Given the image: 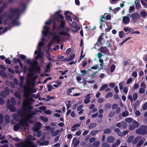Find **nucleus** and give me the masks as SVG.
Wrapping results in <instances>:
<instances>
[{
    "mask_svg": "<svg viewBox=\"0 0 147 147\" xmlns=\"http://www.w3.org/2000/svg\"><path fill=\"white\" fill-rule=\"evenodd\" d=\"M20 11V9L17 7H11L8 11H5L3 16L6 18L4 21L5 25H7L8 27H5L3 32L4 33L7 32L8 30H10L14 26H18L20 24L18 21Z\"/></svg>",
    "mask_w": 147,
    "mask_h": 147,
    "instance_id": "obj_1",
    "label": "nucleus"
},
{
    "mask_svg": "<svg viewBox=\"0 0 147 147\" xmlns=\"http://www.w3.org/2000/svg\"><path fill=\"white\" fill-rule=\"evenodd\" d=\"M60 12L59 11L56 12V15L52 19V21L54 23L53 29V30L55 28L59 30L60 28L63 29L65 27V22L63 19L64 17L62 15L59 14Z\"/></svg>",
    "mask_w": 147,
    "mask_h": 147,
    "instance_id": "obj_2",
    "label": "nucleus"
},
{
    "mask_svg": "<svg viewBox=\"0 0 147 147\" xmlns=\"http://www.w3.org/2000/svg\"><path fill=\"white\" fill-rule=\"evenodd\" d=\"M18 113V115L21 117V119L20 124H17L13 126V129L15 131H17L21 126H25L26 124V121L32 116V115L27 113L26 111L23 110L19 111Z\"/></svg>",
    "mask_w": 147,
    "mask_h": 147,
    "instance_id": "obj_3",
    "label": "nucleus"
},
{
    "mask_svg": "<svg viewBox=\"0 0 147 147\" xmlns=\"http://www.w3.org/2000/svg\"><path fill=\"white\" fill-rule=\"evenodd\" d=\"M34 72L33 71L32 73L30 72H29V74L27 75V78L26 80V82L27 85L25 86L24 87V97L26 98H28L31 91L29 85L31 84H33V82L31 80V78L34 76Z\"/></svg>",
    "mask_w": 147,
    "mask_h": 147,
    "instance_id": "obj_4",
    "label": "nucleus"
},
{
    "mask_svg": "<svg viewBox=\"0 0 147 147\" xmlns=\"http://www.w3.org/2000/svg\"><path fill=\"white\" fill-rule=\"evenodd\" d=\"M26 63L30 65L29 71L32 73L33 71L38 72L40 73V68L38 66V62L36 61H31L30 59L26 61Z\"/></svg>",
    "mask_w": 147,
    "mask_h": 147,
    "instance_id": "obj_5",
    "label": "nucleus"
},
{
    "mask_svg": "<svg viewBox=\"0 0 147 147\" xmlns=\"http://www.w3.org/2000/svg\"><path fill=\"white\" fill-rule=\"evenodd\" d=\"M147 126L144 125L140 126L136 131V134L144 135L147 134Z\"/></svg>",
    "mask_w": 147,
    "mask_h": 147,
    "instance_id": "obj_6",
    "label": "nucleus"
},
{
    "mask_svg": "<svg viewBox=\"0 0 147 147\" xmlns=\"http://www.w3.org/2000/svg\"><path fill=\"white\" fill-rule=\"evenodd\" d=\"M53 38L57 42H59L60 40V39H59L60 36V35H61L63 36H66L68 37H69L70 34L64 31H61L58 33V35H56L55 33H53Z\"/></svg>",
    "mask_w": 147,
    "mask_h": 147,
    "instance_id": "obj_7",
    "label": "nucleus"
},
{
    "mask_svg": "<svg viewBox=\"0 0 147 147\" xmlns=\"http://www.w3.org/2000/svg\"><path fill=\"white\" fill-rule=\"evenodd\" d=\"M132 125L129 126V129L130 130H134L135 128L138 127L139 126V123L136 121H134L132 123Z\"/></svg>",
    "mask_w": 147,
    "mask_h": 147,
    "instance_id": "obj_8",
    "label": "nucleus"
},
{
    "mask_svg": "<svg viewBox=\"0 0 147 147\" xmlns=\"http://www.w3.org/2000/svg\"><path fill=\"white\" fill-rule=\"evenodd\" d=\"M98 50L105 54H106L109 52L108 49L106 47H101L98 49Z\"/></svg>",
    "mask_w": 147,
    "mask_h": 147,
    "instance_id": "obj_9",
    "label": "nucleus"
},
{
    "mask_svg": "<svg viewBox=\"0 0 147 147\" xmlns=\"http://www.w3.org/2000/svg\"><path fill=\"white\" fill-rule=\"evenodd\" d=\"M32 147H37V146L34 144L33 142H29L28 144H23L21 147H28V146Z\"/></svg>",
    "mask_w": 147,
    "mask_h": 147,
    "instance_id": "obj_10",
    "label": "nucleus"
},
{
    "mask_svg": "<svg viewBox=\"0 0 147 147\" xmlns=\"http://www.w3.org/2000/svg\"><path fill=\"white\" fill-rule=\"evenodd\" d=\"M44 30L42 31V34L45 36H46L48 34H50L51 33L49 32V28L47 26H44Z\"/></svg>",
    "mask_w": 147,
    "mask_h": 147,
    "instance_id": "obj_11",
    "label": "nucleus"
},
{
    "mask_svg": "<svg viewBox=\"0 0 147 147\" xmlns=\"http://www.w3.org/2000/svg\"><path fill=\"white\" fill-rule=\"evenodd\" d=\"M80 141L77 140L76 138H73L72 144L74 145V146L75 147L77 146L79 144Z\"/></svg>",
    "mask_w": 147,
    "mask_h": 147,
    "instance_id": "obj_12",
    "label": "nucleus"
},
{
    "mask_svg": "<svg viewBox=\"0 0 147 147\" xmlns=\"http://www.w3.org/2000/svg\"><path fill=\"white\" fill-rule=\"evenodd\" d=\"M123 22L125 24H127L129 23L130 21V19L127 16H123Z\"/></svg>",
    "mask_w": 147,
    "mask_h": 147,
    "instance_id": "obj_13",
    "label": "nucleus"
},
{
    "mask_svg": "<svg viewBox=\"0 0 147 147\" xmlns=\"http://www.w3.org/2000/svg\"><path fill=\"white\" fill-rule=\"evenodd\" d=\"M45 129L46 130H49L48 132H50L52 133L55 130V128L54 127H51L49 126H47L45 127Z\"/></svg>",
    "mask_w": 147,
    "mask_h": 147,
    "instance_id": "obj_14",
    "label": "nucleus"
},
{
    "mask_svg": "<svg viewBox=\"0 0 147 147\" xmlns=\"http://www.w3.org/2000/svg\"><path fill=\"white\" fill-rule=\"evenodd\" d=\"M131 17L134 19H137L140 17V15L139 14L137 13H134L131 14Z\"/></svg>",
    "mask_w": 147,
    "mask_h": 147,
    "instance_id": "obj_15",
    "label": "nucleus"
},
{
    "mask_svg": "<svg viewBox=\"0 0 147 147\" xmlns=\"http://www.w3.org/2000/svg\"><path fill=\"white\" fill-rule=\"evenodd\" d=\"M37 125L38 126H35L33 128V130L37 132L40 129L39 127H40L41 126V123L39 122H37Z\"/></svg>",
    "mask_w": 147,
    "mask_h": 147,
    "instance_id": "obj_16",
    "label": "nucleus"
},
{
    "mask_svg": "<svg viewBox=\"0 0 147 147\" xmlns=\"http://www.w3.org/2000/svg\"><path fill=\"white\" fill-rule=\"evenodd\" d=\"M115 138L112 136H109L107 139V142L109 143H112L115 141Z\"/></svg>",
    "mask_w": 147,
    "mask_h": 147,
    "instance_id": "obj_17",
    "label": "nucleus"
},
{
    "mask_svg": "<svg viewBox=\"0 0 147 147\" xmlns=\"http://www.w3.org/2000/svg\"><path fill=\"white\" fill-rule=\"evenodd\" d=\"M33 137H32V136L29 135L27 137V139H28V140H29V141L27 143H23L22 144H18L16 145V146L21 147L24 144H28L29 142H31L30 141V140H32Z\"/></svg>",
    "mask_w": 147,
    "mask_h": 147,
    "instance_id": "obj_18",
    "label": "nucleus"
},
{
    "mask_svg": "<svg viewBox=\"0 0 147 147\" xmlns=\"http://www.w3.org/2000/svg\"><path fill=\"white\" fill-rule=\"evenodd\" d=\"M38 54V55L36 56V58L37 59L39 58H42V53L41 52H38L37 51H36L35 52L34 54Z\"/></svg>",
    "mask_w": 147,
    "mask_h": 147,
    "instance_id": "obj_19",
    "label": "nucleus"
},
{
    "mask_svg": "<svg viewBox=\"0 0 147 147\" xmlns=\"http://www.w3.org/2000/svg\"><path fill=\"white\" fill-rule=\"evenodd\" d=\"M141 139V137L140 136H138L135 138L133 142V143L134 144H136L138 143L139 141Z\"/></svg>",
    "mask_w": 147,
    "mask_h": 147,
    "instance_id": "obj_20",
    "label": "nucleus"
},
{
    "mask_svg": "<svg viewBox=\"0 0 147 147\" xmlns=\"http://www.w3.org/2000/svg\"><path fill=\"white\" fill-rule=\"evenodd\" d=\"M101 131V130H93L90 131V134L92 136H95L96 134Z\"/></svg>",
    "mask_w": 147,
    "mask_h": 147,
    "instance_id": "obj_21",
    "label": "nucleus"
},
{
    "mask_svg": "<svg viewBox=\"0 0 147 147\" xmlns=\"http://www.w3.org/2000/svg\"><path fill=\"white\" fill-rule=\"evenodd\" d=\"M4 71H5L3 70H0V75L3 78H7V75Z\"/></svg>",
    "mask_w": 147,
    "mask_h": 147,
    "instance_id": "obj_22",
    "label": "nucleus"
},
{
    "mask_svg": "<svg viewBox=\"0 0 147 147\" xmlns=\"http://www.w3.org/2000/svg\"><path fill=\"white\" fill-rule=\"evenodd\" d=\"M10 110V111L14 112L16 111V108L13 105H9V106L7 107Z\"/></svg>",
    "mask_w": 147,
    "mask_h": 147,
    "instance_id": "obj_23",
    "label": "nucleus"
},
{
    "mask_svg": "<svg viewBox=\"0 0 147 147\" xmlns=\"http://www.w3.org/2000/svg\"><path fill=\"white\" fill-rule=\"evenodd\" d=\"M43 45V43L42 42H40L38 45L37 49L38 52H41L42 48Z\"/></svg>",
    "mask_w": 147,
    "mask_h": 147,
    "instance_id": "obj_24",
    "label": "nucleus"
},
{
    "mask_svg": "<svg viewBox=\"0 0 147 147\" xmlns=\"http://www.w3.org/2000/svg\"><path fill=\"white\" fill-rule=\"evenodd\" d=\"M145 139L143 138L142 139H141L139 141L138 143L137 144L136 146L137 147H140L143 144L144 142L145 141Z\"/></svg>",
    "mask_w": 147,
    "mask_h": 147,
    "instance_id": "obj_25",
    "label": "nucleus"
},
{
    "mask_svg": "<svg viewBox=\"0 0 147 147\" xmlns=\"http://www.w3.org/2000/svg\"><path fill=\"white\" fill-rule=\"evenodd\" d=\"M90 95H91V94H89L86 96L85 97L86 98V99L84 100V102L85 103L87 104L90 102V97L88 96Z\"/></svg>",
    "mask_w": 147,
    "mask_h": 147,
    "instance_id": "obj_26",
    "label": "nucleus"
},
{
    "mask_svg": "<svg viewBox=\"0 0 147 147\" xmlns=\"http://www.w3.org/2000/svg\"><path fill=\"white\" fill-rule=\"evenodd\" d=\"M96 125L97 124L96 123H91L89 125L88 128L90 129H92L96 127Z\"/></svg>",
    "mask_w": 147,
    "mask_h": 147,
    "instance_id": "obj_27",
    "label": "nucleus"
},
{
    "mask_svg": "<svg viewBox=\"0 0 147 147\" xmlns=\"http://www.w3.org/2000/svg\"><path fill=\"white\" fill-rule=\"evenodd\" d=\"M14 95L17 98H20L21 97V96L20 92L18 91H16L14 93Z\"/></svg>",
    "mask_w": 147,
    "mask_h": 147,
    "instance_id": "obj_28",
    "label": "nucleus"
},
{
    "mask_svg": "<svg viewBox=\"0 0 147 147\" xmlns=\"http://www.w3.org/2000/svg\"><path fill=\"white\" fill-rule=\"evenodd\" d=\"M134 138V136H130L127 138V142L128 143H131L133 140Z\"/></svg>",
    "mask_w": 147,
    "mask_h": 147,
    "instance_id": "obj_29",
    "label": "nucleus"
},
{
    "mask_svg": "<svg viewBox=\"0 0 147 147\" xmlns=\"http://www.w3.org/2000/svg\"><path fill=\"white\" fill-rule=\"evenodd\" d=\"M111 129L109 128H107L103 131V133L104 134H108L111 133Z\"/></svg>",
    "mask_w": 147,
    "mask_h": 147,
    "instance_id": "obj_30",
    "label": "nucleus"
},
{
    "mask_svg": "<svg viewBox=\"0 0 147 147\" xmlns=\"http://www.w3.org/2000/svg\"><path fill=\"white\" fill-rule=\"evenodd\" d=\"M138 0H136L135 1L134 3L136 4V9H139L141 7V5L140 3H136V1Z\"/></svg>",
    "mask_w": 147,
    "mask_h": 147,
    "instance_id": "obj_31",
    "label": "nucleus"
},
{
    "mask_svg": "<svg viewBox=\"0 0 147 147\" xmlns=\"http://www.w3.org/2000/svg\"><path fill=\"white\" fill-rule=\"evenodd\" d=\"M60 130H57L55 132H53L52 133L51 135L53 136H55L57 135L59 133Z\"/></svg>",
    "mask_w": 147,
    "mask_h": 147,
    "instance_id": "obj_32",
    "label": "nucleus"
},
{
    "mask_svg": "<svg viewBox=\"0 0 147 147\" xmlns=\"http://www.w3.org/2000/svg\"><path fill=\"white\" fill-rule=\"evenodd\" d=\"M108 86V85L107 84H104L103 85L102 87L100 88V91H101L103 90H104L106 88H107Z\"/></svg>",
    "mask_w": 147,
    "mask_h": 147,
    "instance_id": "obj_33",
    "label": "nucleus"
},
{
    "mask_svg": "<svg viewBox=\"0 0 147 147\" xmlns=\"http://www.w3.org/2000/svg\"><path fill=\"white\" fill-rule=\"evenodd\" d=\"M13 119L16 121H20V120L18 118V116L17 115L14 114L13 116Z\"/></svg>",
    "mask_w": 147,
    "mask_h": 147,
    "instance_id": "obj_34",
    "label": "nucleus"
},
{
    "mask_svg": "<svg viewBox=\"0 0 147 147\" xmlns=\"http://www.w3.org/2000/svg\"><path fill=\"white\" fill-rule=\"evenodd\" d=\"M11 103L13 105H14L16 104V102L15 99L14 97H12L11 99Z\"/></svg>",
    "mask_w": 147,
    "mask_h": 147,
    "instance_id": "obj_35",
    "label": "nucleus"
},
{
    "mask_svg": "<svg viewBox=\"0 0 147 147\" xmlns=\"http://www.w3.org/2000/svg\"><path fill=\"white\" fill-rule=\"evenodd\" d=\"M2 96L3 98H5L6 97V94L5 92L3 91L0 92V97Z\"/></svg>",
    "mask_w": 147,
    "mask_h": 147,
    "instance_id": "obj_36",
    "label": "nucleus"
},
{
    "mask_svg": "<svg viewBox=\"0 0 147 147\" xmlns=\"http://www.w3.org/2000/svg\"><path fill=\"white\" fill-rule=\"evenodd\" d=\"M5 119L7 123H9L10 117L8 115H6L5 117Z\"/></svg>",
    "mask_w": 147,
    "mask_h": 147,
    "instance_id": "obj_37",
    "label": "nucleus"
},
{
    "mask_svg": "<svg viewBox=\"0 0 147 147\" xmlns=\"http://www.w3.org/2000/svg\"><path fill=\"white\" fill-rule=\"evenodd\" d=\"M103 35H101L100 36L98 39V42H99L100 44L101 45H102V43L101 42V41L103 39Z\"/></svg>",
    "mask_w": 147,
    "mask_h": 147,
    "instance_id": "obj_38",
    "label": "nucleus"
},
{
    "mask_svg": "<svg viewBox=\"0 0 147 147\" xmlns=\"http://www.w3.org/2000/svg\"><path fill=\"white\" fill-rule=\"evenodd\" d=\"M129 114V113L127 111H125L124 112H123L122 113V115L123 117H126Z\"/></svg>",
    "mask_w": 147,
    "mask_h": 147,
    "instance_id": "obj_39",
    "label": "nucleus"
},
{
    "mask_svg": "<svg viewBox=\"0 0 147 147\" xmlns=\"http://www.w3.org/2000/svg\"><path fill=\"white\" fill-rule=\"evenodd\" d=\"M121 125L123 128H125L127 127V125L125 122L123 121L121 122Z\"/></svg>",
    "mask_w": 147,
    "mask_h": 147,
    "instance_id": "obj_40",
    "label": "nucleus"
},
{
    "mask_svg": "<svg viewBox=\"0 0 147 147\" xmlns=\"http://www.w3.org/2000/svg\"><path fill=\"white\" fill-rule=\"evenodd\" d=\"M100 144V142L98 141L94 142L93 144V146H94L98 147Z\"/></svg>",
    "mask_w": 147,
    "mask_h": 147,
    "instance_id": "obj_41",
    "label": "nucleus"
},
{
    "mask_svg": "<svg viewBox=\"0 0 147 147\" xmlns=\"http://www.w3.org/2000/svg\"><path fill=\"white\" fill-rule=\"evenodd\" d=\"M115 113L114 111H111L109 115V117H111L114 115Z\"/></svg>",
    "mask_w": 147,
    "mask_h": 147,
    "instance_id": "obj_42",
    "label": "nucleus"
},
{
    "mask_svg": "<svg viewBox=\"0 0 147 147\" xmlns=\"http://www.w3.org/2000/svg\"><path fill=\"white\" fill-rule=\"evenodd\" d=\"M115 67V65H112L110 67V71L111 72H113L114 71Z\"/></svg>",
    "mask_w": 147,
    "mask_h": 147,
    "instance_id": "obj_43",
    "label": "nucleus"
},
{
    "mask_svg": "<svg viewBox=\"0 0 147 147\" xmlns=\"http://www.w3.org/2000/svg\"><path fill=\"white\" fill-rule=\"evenodd\" d=\"M49 143V141L48 140H46L44 141L43 142H42L40 144L41 145H48Z\"/></svg>",
    "mask_w": 147,
    "mask_h": 147,
    "instance_id": "obj_44",
    "label": "nucleus"
},
{
    "mask_svg": "<svg viewBox=\"0 0 147 147\" xmlns=\"http://www.w3.org/2000/svg\"><path fill=\"white\" fill-rule=\"evenodd\" d=\"M40 119L45 122H46L48 121V119L46 117H45L43 116H41L40 117Z\"/></svg>",
    "mask_w": 147,
    "mask_h": 147,
    "instance_id": "obj_45",
    "label": "nucleus"
},
{
    "mask_svg": "<svg viewBox=\"0 0 147 147\" xmlns=\"http://www.w3.org/2000/svg\"><path fill=\"white\" fill-rule=\"evenodd\" d=\"M138 94L137 93H134V94L133 97V100H136L138 98Z\"/></svg>",
    "mask_w": 147,
    "mask_h": 147,
    "instance_id": "obj_46",
    "label": "nucleus"
},
{
    "mask_svg": "<svg viewBox=\"0 0 147 147\" xmlns=\"http://www.w3.org/2000/svg\"><path fill=\"white\" fill-rule=\"evenodd\" d=\"M140 14L143 17H146L147 15L146 13L144 11H142L140 13Z\"/></svg>",
    "mask_w": 147,
    "mask_h": 147,
    "instance_id": "obj_47",
    "label": "nucleus"
},
{
    "mask_svg": "<svg viewBox=\"0 0 147 147\" xmlns=\"http://www.w3.org/2000/svg\"><path fill=\"white\" fill-rule=\"evenodd\" d=\"M3 121V116L2 114H0V124H1Z\"/></svg>",
    "mask_w": 147,
    "mask_h": 147,
    "instance_id": "obj_48",
    "label": "nucleus"
},
{
    "mask_svg": "<svg viewBox=\"0 0 147 147\" xmlns=\"http://www.w3.org/2000/svg\"><path fill=\"white\" fill-rule=\"evenodd\" d=\"M133 120V119L131 118H126L125 121L127 122L130 123Z\"/></svg>",
    "mask_w": 147,
    "mask_h": 147,
    "instance_id": "obj_49",
    "label": "nucleus"
},
{
    "mask_svg": "<svg viewBox=\"0 0 147 147\" xmlns=\"http://www.w3.org/2000/svg\"><path fill=\"white\" fill-rule=\"evenodd\" d=\"M65 17L66 20L69 21H70L71 22L72 21V19L71 16L69 15H67V16H65Z\"/></svg>",
    "mask_w": 147,
    "mask_h": 147,
    "instance_id": "obj_50",
    "label": "nucleus"
},
{
    "mask_svg": "<svg viewBox=\"0 0 147 147\" xmlns=\"http://www.w3.org/2000/svg\"><path fill=\"white\" fill-rule=\"evenodd\" d=\"M20 81V83H23L24 80V78L23 76H19Z\"/></svg>",
    "mask_w": 147,
    "mask_h": 147,
    "instance_id": "obj_51",
    "label": "nucleus"
},
{
    "mask_svg": "<svg viewBox=\"0 0 147 147\" xmlns=\"http://www.w3.org/2000/svg\"><path fill=\"white\" fill-rule=\"evenodd\" d=\"M140 101L138 100H137L136 101L135 103L134 104V105L135 108H136L140 104Z\"/></svg>",
    "mask_w": 147,
    "mask_h": 147,
    "instance_id": "obj_52",
    "label": "nucleus"
},
{
    "mask_svg": "<svg viewBox=\"0 0 147 147\" xmlns=\"http://www.w3.org/2000/svg\"><path fill=\"white\" fill-rule=\"evenodd\" d=\"M5 91L7 95H9V94L10 91L9 89L7 87H6L5 88Z\"/></svg>",
    "mask_w": 147,
    "mask_h": 147,
    "instance_id": "obj_53",
    "label": "nucleus"
},
{
    "mask_svg": "<svg viewBox=\"0 0 147 147\" xmlns=\"http://www.w3.org/2000/svg\"><path fill=\"white\" fill-rule=\"evenodd\" d=\"M102 147H110L109 145L106 143H103L101 146Z\"/></svg>",
    "mask_w": 147,
    "mask_h": 147,
    "instance_id": "obj_54",
    "label": "nucleus"
},
{
    "mask_svg": "<svg viewBox=\"0 0 147 147\" xmlns=\"http://www.w3.org/2000/svg\"><path fill=\"white\" fill-rule=\"evenodd\" d=\"M113 96V94L111 92H109L108 93L106 96V98H109L112 97Z\"/></svg>",
    "mask_w": 147,
    "mask_h": 147,
    "instance_id": "obj_55",
    "label": "nucleus"
},
{
    "mask_svg": "<svg viewBox=\"0 0 147 147\" xmlns=\"http://www.w3.org/2000/svg\"><path fill=\"white\" fill-rule=\"evenodd\" d=\"M105 107L106 109H109L111 107V105L110 104H107L105 105Z\"/></svg>",
    "mask_w": 147,
    "mask_h": 147,
    "instance_id": "obj_56",
    "label": "nucleus"
},
{
    "mask_svg": "<svg viewBox=\"0 0 147 147\" xmlns=\"http://www.w3.org/2000/svg\"><path fill=\"white\" fill-rule=\"evenodd\" d=\"M47 87L48 88V91H51L52 89L53 88L52 86L49 84L48 85Z\"/></svg>",
    "mask_w": 147,
    "mask_h": 147,
    "instance_id": "obj_57",
    "label": "nucleus"
},
{
    "mask_svg": "<svg viewBox=\"0 0 147 147\" xmlns=\"http://www.w3.org/2000/svg\"><path fill=\"white\" fill-rule=\"evenodd\" d=\"M4 103V100L2 98L0 97V105H3Z\"/></svg>",
    "mask_w": 147,
    "mask_h": 147,
    "instance_id": "obj_58",
    "label": "nucleus"
},
{
    "mask_svg": "<svg viewBox=\"0 0 147 147\" xmlns=\"http://www.w3.org/2000/svg\"><path fill=\"white\" fill-rule=\"evenodd\" d=\"M145 90L143 88H140L139 91V92L140 94H142L145 92Z\"/></svg>",
    "mask_w": 147,
    "mask_h": 147,
    "instance_id": "obj_59",
    "label": "nucleus"
},
{
    "mask_svg": "<svg viewBox=\"0 0 147 147\" xmlns=\"http://www.w3.org/2000/svg\"><path fill=\"white\" fill-rule=\"evenodd\" d=\"M147 108V102L145 103L143 106V109L144 110H146Z\"/></svg>",
    "mask_w": 147,
    "mask_h": 147,
    "instance_id": "obj_60",
    "label": "nucleus"
},
{
    "mask_svg": "<svg viewBox=\"0 0 147 147\" xmlns=\"http://www.w3.org/2000/svg\"><path fill=\"white\" fill-rule=\"evenodd\" d=\"M124 34V33L123 31H120L119 32V36L120 38H122Z\"/></svg>",
    "mask_w": 147,
    "mask_h": 147,
    "instance_id": "obj_61",
    "label": "nucleus"
},
{
    "mask_svg": "<svg viewBox=\"0 0 147 147\" xmlns=\"http://www.w3.org/2000/svg\"><path fill=\"white\" fill-rule=\"evenodd\" d=\"M121 108L119 107H117L115 111V113L117 114L119 113L120 111Z\"/></svg>",
    "mask_w": 147,
    "mask_h": 147,
    "instance_id": "obj_62",
    "label": "nucleus"
},
{
    "mask_svg": "<svg viewBox=\"0 0 147 147\" xmlns=\"http://www.w3.org/2000/svg\"><path fill=\"white\" fill-rule=\"evenodd\" d=\"M72 26L74 28H76L77 26V24L76 22H73L72 24Z\"/></svg>",
    "mask_w": 147,
    "mask_h": 147,
    "instance_id": "obj_63",
    "label": "nucleus"
},
{
    "mask_svg": "<svg viewBox=\"0 0 147 147\" xmlns=\"http://www.w3.org/2000/svg\"><path fill=\"white\" fill-rule=\"evenodd\" d=\"M118 106V105L116 104H113L112 106V109L113 110L115 109Z\"/></svg>",
    "mask_w": 147,
    "mask_h": 147,
    "instance_id": "obj_64",
    "label": "nucleus"
}]
</instances>
